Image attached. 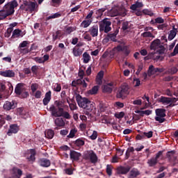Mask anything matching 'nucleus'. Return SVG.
<instances>
[{
    "mask_svg": "<svg viewBox=\"0 0 178 178\" xmlns=\"http://www.w3.org/2000/svg\"><path fill=\"white\" fill-rule=\"evenodd\" d=\"M60 97V100H56L54 102L56 106H51L49 109L54 118H60L62 116L65 119H67V97H66V91L63 90Z\"/></svg>",
    "mask_w": 178,
    "mask_h": 178,
    "instance_id": "obj_1",
    "label": "nucleus"
},
{
    "mask_svg": "<svg viewBox=\"0 0 178 178\" xmlns=\"http://www.w3.org/2000/svg\"><path fill=\"white\" fill-rule=\"evenodd\" d=\"M130 88L127 84H123L120 88H118L116 92V98L118 99H124L127 97V95L130 94Z\"/></svg>",
    "mask_w": 178,
    "mask_h": 178,
    "instance_id": "obj_2",
    "label": "nucleus"
},
{
    "mask_svg": "<svg viewBox=\"0 0 178 178\" xmlns=\"http://www.w3.org/2000/svg\"><path fill=\"white\" fill-rule=\"evenodd\" d=\"M149 49L152 51H156L157 50V54L159 55H163L165 54V51H166V49L163 45L161 44V40L159 39H156L153 40L151 42Z\"/></svg>",
    "mask_w": 178,
    "mask_h": 178,
    "instance_id": "obj_3",
    "label": "nucleus"
},
{
    "mask_svg": "<svg viewBox=\"0 0 178 178\" xmlns=\"http://www.w3.org/2000/svg\"><path fill=\"white\" fill-rule=\"evenodd\" d=\"M15 92L16 95H17L19 98H27L29 95V92L26 91V88H24V83H19L17 84L15 88Z\"/></svg>",
    "mask_w": 178,
    "mask_h": 178,
    "instance_id": "obj_4",
    "label": "nucleus"
},
{
    "mask_svg": "<svg viewBox=\"0 0 178 178\" xmlns=\"http://www.w3.org/2000/svg\"><path fill=\"white\" fill-rule=\"evenodd\" d=\"M111 26H112V22L108 19V18H105L99 23V31H104V33L108 34V33L112 31V27Z\"/></svg>",
    "mask_w": 178,
    "mask_h": 178,
    "instance_id": "obj_5",
    "label": "nucleus"
},
{
    "mask_svg": "<svg viewBox=\"0 0 178 178\" xmlns=\"http://www.w3.org/2000/svg\"><path fill=\"white\" fill-rule=\"evenodd\" d=\"M19 6V3H17V0H13L3 7V10L6 12L8 15L12 16L15 13V8H17Z\"/></svg>",
    "mask_w": 178,
    "mask_h": 178,
    "instance_id": "obj_6",
    "label": "nucleus"
},
{
    "mask_svg": "<svg viewBox=\"0 0 178 178\" xmlns=\"http://www.w3.org/2000/svg\"><path fill=\"white\" fill-rule=\"evenodd\" d=\"M118 34H119L118 29H116L113 32H108L103 39V44H108V42H111V41L113 42H116L118 41V39H116Z\"/></svg>",
    "mask_w": 178,
    "mask_h": 178,
    "instance_id": "obj_7",
    "label": "nucleus"
},
{
    "mask_svg": "<svg viewBox=\"0 0 178 178\" xmlns=\"http://www.w3.org/2000/svg\"><path fill=\"white\" fill-rule=\"evenodd\" d=\"M156 117L154 118L156 122L159 123H163L166 122V110L165 108H156L155 110Z\"/></svg>",
    "mask_w": 178,
    "mask_h": 178,
    "instance_id": "obj_8",
    "label": "nucleus"
},
{
    "mask_svg": "<svg viewBox=\"0 0 178 178\" xmlns=\"http://www.w3.org/2000/svg\"><path fill=\"white\" fill-rule=\"evenodd\" d=\"M83 159L90 161L91 163H97V162H98V156L92 150L85 152L83 154Z\"/></svg>",
    "mask_w": 178,
    "mask_h": 178,
    "instance_id": "obj_9",
    "label": "nucleus"
},
{
    "mask_svg": "<svg viewBox=\"0 0 178 178\" xmlns=\"http://www.w3.org/2000/svg\"><path fill=\"white\" fill-rule=\"evenodd\" d=\"M163 156V150L159 151L156 154L155 157H152L150 159L147 160V164L150 168H153V166H156L158 163V159L159 158H162Z\"/></svg>",
    "mask_w": 178,
    "mask_h": 178,
    "instance_id": "obj_10",
    "label": "nucleus"
},
{
    "mask_svg": "<svg viewBox=\"0 0 178 178\" xmlns=\"http://www.w3.org/2000/svg\"><path fill=\"white\" fill-rule=\"evenodd\" d=\"M24 6H26L25 9V12H30L33 13V12H37L38 10L37 9V3L33 1H24Z\"/></svg>",
    "mask_w": 178,
    "mask_h": 178,
    "instance_id": "obj_11",
    "label": "nucleus"
},
{
    "mask_svg": "<svg viewBox=\"0 0 178 178\" xmlns=\"http://www.w3.org/2000/svg\"><path fill=\"white\" fill-rule=\"evenodd\" d=\"M76 102L80 108H86V105L91 101L87 97H82L80 95L76 96Z\"/></svg>",
    "mask_w": 178,
    "mask_h": 178,
    "instance_id": "obj_12",
    "label": "nucleus"
},
{
    "mask_svg": "<svg viewBox=\"0 0 178 178\" xmlns=\"http://www.w3.org/2000/svg\"><path fill=\"white\" fill-rule=\"evenodd\" d=\"M17 107V102L16 100L6 101L3 108L4 111H12V109H15Z\"/></svg>",
    "mask_w": 178,
    "mask_h": 178,
    "instance_id": "obj_13",
    "label": "nucleus"
},
{
    "mask_svg": "<svg viewBox=\"0 0 178 178\" xmlns=\"http://www.w3.org/2000/svg\"><path fill=\"white\" fill-rule=\"evenodd\" d=\"M131 167L130 165H120L117 168V173L118 175H127L129 172H130Z\"/></svg>",
    "mask_w": 178,
    "mask_h": 178,
    "instance_id": "obj_14",
    "label": "nucleus"
},
{
    "mask_svg": "<svg viewBox=\"0 0 178 178\" xmlns=\"http://www.w3.org/2000/svg\"><path fill=\"white\" fill-rule=\"evenodd\" d=\"M108 15L111 16V17H115V16L122 15V11H120V8L119 7H114L108 10Z\"/></svg>",
    "mask_w": 178,
    "mask_h": 178,
    "instance_id": "obj_15",
    "label": "nucleus"
},
{
    "mask_svg": "<svg viewBox=\"0 0 178 178\" xmlns=\"http://www.w3.org/2000/svg\"><path fill=\"white\" fill-rule=\"evenodd\" d=\"M113 88H115V84L113 82H110L103 86V92L111 94L113 91Z\"/></svg>",
    "mask_w": 178,
    "mask_h": 178,
    "instance_id": "obj_16",
    "label": "nucleus"
},
{
    "mask_svg": "<svg viewBox=\"0 0 178 178\" xmlns=\"http://www.w3.org/2000/svg\"><path fill=\"white\" fill-rule=\"evenodd\" d=\"M72 84L74 87H76V86H79L81 90H86V88H87V83H86V80L78 79L76 81H73Z\"/></svg>",
    "mask_w": 178,
    "mask_h": 178,
    "instance_id": "obj_17",
    "label": "nucleus"
},
{
    "mask_svg": "<svg viewBox=\"0 0 178 178\" xmlns=\"http://www.w3.org/2000/svg\"><path fill=\"white\" fill-rule=\"evenodd\" d=\"M24 35H26V32L22 31L19 29H17L13 31V35L11 36V38H20Z\"/></svg>",
    "mask_w": 178,
    "mask_h": 178,
    "instance_id": "obj_18",
    "label": "nucleus"
},
{
    "mask_svg": "<svg viewBox=\"0 0 178 178\" xmlns=\"http://www.w3.org/2000/svg\"><path fill=\"white\" fill-rule=\"evenodd\" d=\"M19 130V127L17 124H13L10 125V128L7 132L8 136H12V134H16Z\"/></svg>",
    "mask_w": 178,
    "mask_h": 178,
    "instance_id": "obj_19",
    "label": "nucleus"
},
{
    "mask_svg": "<svg viewBox=\"0 0 178 178\" xmlns=\"http://www.w3.org/2000/svg\"><path fill=\"white\" fill-rule=\"evenodd\" d=\"M70 156L72 162H74V161H79L80 156H81V154L74 150H70Z\"/></svg>",
    "mask_w": 178,
    "mask_h": 178,
    "instance_id": "obj_20",
    "label": "nucleus"
},
{
    "mask_svg": "<svg viewBox=\"0 0 178 178\" xmlns=\"http://www.w3.org/2000/svg\"><path fill=\"white\" fill-rule=\"evenodd\" d=\"M148 30H152V27H146L145 29V31L143 33H141V36L144 37L145 38H155V36L154 35V34H152V33L148 31Z\"/></svg>",
    "mask_w": 178,
    "mask_h": 178,
    "instance_id": "obj_21",
    "label": "nucleus"
},
{
    "mask_svg": "<svg viewBox=\"0 0 178 178\" xmlns=\"http://www.w3.org/2000/svg\"><path fill=\"white\" fill-rule=\"evenodd\" d=\"M15 72L10 70L0 72V76H2L3 77L12 78V77H15Z\"/></svg>",
    "mask_w": 178,
    "mask_h": 178,
    "instance_id": "obj_22",
    "label": "nucleus"
},
{
    "mask_svg": "<svg viewBox=\"0 0 178 178\" xmlns=\"http://www.w3.org/2000/svg\"><path fill=\"white\" fill-rule=\"evenodd\" d=\"M51 94L52 92H51V90L45 93L44 98L42 100L43 105H44V106H47V105H48V104L51 102Z\"/></svg>",
    "mask_w": 178,
    "mask_h": 178,
    "instance_id": "obj_23",
    "label": "nucleus"
},
{
    "mask_svg": "<svg viewBox=\"0 0 178 178\" xmlns=\"http://www.w3.org/2000/svg\"><path fill=\"white\" fill-rule=\"evenodd\" d=\"M39 163L42 168H49V166H51V161L48 159H40Z\"/></svg>",
    "mask_w": 178,
    "mask_h": 178,
    "instance_id": "obj_24",
    "label": "nucleus"
},
{
    "mask_svg": "<svg viewBox=\"0 0 178 178\" xmlns=\"http://www.w3.org/2000/svg\"><path fill=\"white\" fill-rule=\"evenodd\" d=\"M35 149H31L29 152V156H26L29 162H34L35 161Z\"/></svg>",
    "mask_w": 178,
    "mask_h": 178,
    "instance_id": "obj_25",
    "label": "nucleus"
},
{
    "mask_svg": "<svg viewBox=\"0 0 178 178\" xmlns=\"http://www.w3.org/2000/svg\"><path fill=\"white\" fill-rule=\"evenodd\" d=\"M13 173L15 175L13 178H21L23 175V171L17 167H14L13 168Z\"/></svg>",
    "mask_w": 178,
    "mask_h": 178,
    "instance_id": "obj_26",
    "label": "nucleus"
},
{
    "mask_svg": "<svg viewBox=\"0 0 178 178\" xmlns=\"http://www.w3.org/2000/svg\"><path fill=\"white\" fill-rule=\"evenodd\" d=\"M140 173L137 168H133L131 170H129L128 175L129 178H136L137 176H140Z\"/></svg>",
    "mask_w": 178,
    "mask_h": 178,
    "instance_id": "obj_27",
    "label": "nucleus"
},
{
    "mask_svg": "<svg viewBox=\"0 0 178 178\" xmlns=\"http://www.w3.org/2000/svg\"><path fill=\"white\" fill-rule=\"evenodd\" d=\"M89 33L92 37H98V25H93L89 29Z\"/></svg>",
    "mask_w": 178,
    "mask_h": 178,
    "instance_id": "obj_28",
    "label": "nucleus"
},
{
    "mask_svg": "<svg viewBox=\"0 0 178 178\" xmlns=\"http://www.w3.org/2000/svg\"><path fill=\"white\" fill-rule=\"evenodd\" d=\"M159 102L163 104V105H169L170 104V97H166L165 96H161L159 99Z\"/></svg>",
    "mask_w": 178,
    "mask_h": 178,
    "instance_id": "obj_29",
    "label": "nucleus"
},
{
    "mask_svg": "<svg viewBox=\"0 0 178 178\" xmlns=\"http://www.w3.org/2000/svg\"><path fill=\"white\" fill-rule=\"evenodd\" d=\"M54 123L58 127H63L65 126V120L63 118H58L55 120Z\"/></svg>",
    "mask_w": 178,
    "mask_h": 178,
    "instance_id": "obj_30",
    "label": "nucleus"
},
{
    "mask_svg": "<svg viewBox=\"0 0 178 178\" xmlns=\"http://www.w3.org/2000/svg\"><path fill=\"white\" fill-rule=\"evenodd\" d=\"M177 34V29H175V26H173V29L170 31V34L168 35V40L169 41H172L175 37H176V35Z\"/></svg>",
    "mask_w": 178,
    "mask_h": 178,
    "instance_id": "obj_31",
    "label": "nucleus"
},
{
    "mask_svg": "<svg viewBox=\"0 0 178 178\" xmlns=\"http://www.w3.org/2000/svg\"><path fill=\"white\" fill-rule=\"evenodd\" d=\"M92 23V19H84L81 23V27H83V29H87V27H90V25Z\"/></svg>",
    "mask_w": 178,
    "mask_h": 178,
    "instance_id": "obj_32",
    "label": "nucleus"
},
{
    "mask_svg": "<svg viewBox=\"0 0 178 178\" xmlns=\"http://www.w3.org/2000/svg\"><path fill=\"white\" fill-rule=\"evenodd\" d=\"M44 136L47 138L49 140L54 138V136H55V132L52 129H49L45 132Z\"/></svg>",
    "mask_w": 178,
    "mask_h": 178,
    "instance_id": "obj_33",
    "label": "nucleus"
},
{
    "mask_svg": "<svg viewBox=\"0 0 178 178\" xmlns=\"http://www.w3.org/2000/svg\"><path fill=\"white\" fill-rule=\"evenodd\" d=\"M83 109H85V111H88L89 112H92L95 108L94 107L92 102H90L86 106H85Z\"/></svg>",
    "mask_w": 178,
    "mask_h": 178,
    "instance_id": "obj_34",
    "label": "nucleus"
},
{
    "mask_svg": "<svg viewBox=\"0 0 178 178\" xmlns=\"http://www.w3.org/2000/svg\"><path fill=\"white\" fill-rule=\"evenodd\" d=\"M143 6H144L143 3L137 1L131 6L130 9H131V10H137V8H143Z\"/></svg>",
    "mask_w": 178,
    "mask_h": 178,
    "instance_id": "obj_35",
    "label": "nucleus"
},
{
    "mask_svg": "<svg viewBox=\"0 0 178 178\" xmlns=\"http://www.w3.org/2000/svg\"><path fill=\"white\" fill-rule=\"evenodd\" d=\"M8 16H10L8 13H7L3 8L0 10V20H5L8 17Z\"/></svg>",
    "mask_w": 178,
    "mask_h": 178,
    "instance_id": "obj_36",
    "label": "nucleus"
},
{
    "mask_svg": "<svg viewBox=\"0 0 178 178\" xmlns=\"http://www.w3.org/2000/svg\"><path fill=\"white\" fill-rule=\"evenodd\" d=\"M176 154V150H171L166 153V157L168 159V162H172V156Z\"/></svg>",
    "mask_w": 178,
    "mask_h": 178,
    "instance_id": "obj_37",
    "label": "nucleus"
},
{
    "mask_svg": "<svg viewBox=\"0 0 178 178\" xmlns=\"http://www.w3.org/2000/svg\"><path fill=\"white\" fill-rule=\"evenodd\" d=\"M61 2V0H51L50 1V5L51 6H54V8H58V6H60Z\"/></svg>",
    "mask_w": 178,
    "mask_h": 178,
    "instance_id": "obj_38",
    "label": "nucleus"
},
{
    "mask_svg": "<svg viewBox=\"0 0 178 178\" xmlns=\"http://www.w3.org/2000/svg\"><path fill=\"white\" fill-rule=\"evenodd\" d=\"M83 63H88L90 62V60L91 59V56L88 53L85 52L83 54Z\"/></svg>",
    "mask_w": 178,
    "mask_h": 178,
    "instance_id": "obj_39",
    "label": "nucleus"
},
{
    "mask_svg": "<svg viewBox=\"0 0 178 178\" xmlns=\"http://www.w3.org/2000/svg\"><path fill=\"white\" fill-rule=\"evenodd\" d=\"M76 134H77V129L76 128L72 129L70 131L69 135L67 136V138H74V137L76 136Z\"/></svg>",
    "mask_w": 178,
    "mask_h": 178,
    "instance_id": "obj_40",
    "label": "nucleus"
},
{
    "mask_svg": "<svg viewBox=\"0 0 178 178\" xmlns=\"http://www.w3.org/2000/svg\"><path fill=\"white\" fill-rule=\"evenodd\" d=\"M74 144L76 145V147H82V145H84L85 142L81 138H78L74 142Z\"/></svg>",
    "mask_w": 178,
    "mask_h": 178,
    "instance_id": "obj_41",
    "label": "nucleus"
},
{
    "mask_svg": "<svg viewBox=\"0 0 178 178\" xmlns=\"http://www.w3.org/2000/svg\"><path fill=\"white\" fill-rule=\"evenodd\" d=\"M73 54L75 56H80L83 54V51L80 49H77V47H74L73 49Z\"/></svg>",
    "mask_w": 178,
    "mask_h": 178,
    "instance_id": "obj_42",
    "label": "nucleus"
},
{
    "mask_svg": "<svg viewBox=\"0 0 178 178\" xmlns=\"http://www.w3.org/2000/svg\"><path fill=\"white\" fill-rule=\"evenodd\" d=\"M99 88V87L98 86H95L89 90V93L91 94V95H95V94L98 92Z\"/></svg>",
    "mask_w": 178,
    "mask_h": 178,
    "instance_id": "obj_43",
    "label": "nucleus"
},
{
    "mask_svg": "<svg viewBox=\"0 0 178 178\" xmlns=\"http://www.w3.org/2000/svg\"><path fill=\"white\" fill-rule=\"evenodd\" d=\"M32 49H33V47H31L30 49H29V47H25L24 49H19V51H20L21 54L26 55V54H29V52H31Z\"/></svg>",
    "mask_w": 178,
    "mask_h": 178,
    "instance_id": "obj_44",
    "label": "nucleus"
},
{
    "mask_svg": "<svg viewBox=\"0 0 178 178\" xmlns=\"http://www.w3.org/2000/svg\"><path fill=\"white\" fill-rule=\"evenodd\" d=\"M57 17H60V13H56L52 15H50L46 18V20H51V19H57Z\"/></svg>",
    "mask_w": 178,
    "mask_h": 178,
    "instance_id": "obj_45",
    "label": "nucleus"
},
{
    "mask_svg": "<svg viewBox=\"0 0 178 178\" xmlns=\"http://www.w3.org/2000/svg\"><path fill=\"white\" fill-rule=\"evenodd\" d=\"M38 87H39L38 83H32L31 85V90L33 94H34V92H35V91H37V90H38Z\"/></svg>",
    "mask_w": 178,
    "mask_h": 178,
    "instance_id": "obj_46",
    "label": "nucleus"
},
{
    "mask_svg": "<svg viewBox=\"0 0 178 178\" xmlns=\"http://www.w3.org/2000/svg\"><path fill=\"white\" fill-rule=\"evenodd\" d=\"M122 30L123 31H126V30H129V22H123L122 24Z\"/></svg>",
    "mask_w": 178,
    "mask_h": 178,
    "instance_id": "obj_47",
    "label": "nucleus"
},
{
    "mask_svg": "<svg viewBox=\"0 0 178 178\" xmlns=\"http://www.w3.org/2000/svg\"><path fill=\"white\" fill-rule=\"evenodd\" d=\"M27 45H29V41L25 40L19 44V48H20V49H23V48H27Z\"/></svg>",
    "mask_w": 178,
    "mask_h": 178,
    "instance_id": "obj_48",
    "label": "nucleus"
},
{
    "mask_svg": "<svg viewBox=\"0 0 178 178\" xmlns=\"http://www.w3.org/2000/svg\"><path fill=\"white\" fill-rule=\"evenodd\" d=\"M154 70L155 67H154V65H150L147 71L148 75L152 76V74H154Z\"/></svg>",
    "mask_w": 178,
    "mask_h": 178,
    "instance_id": "obj_49",
    "label": "nucleus"
},
{
    "mask_svg": "<svg viewBox=\"0 0 178 178\" xmlns=\"http://www.w3.org/2000/svg\"><path fill=\"white\" fill-rule=\"evenodd\" d=\"M144 137L147 138H152V136H154V132L150 131L149 132H143Z\"/></svg>",
    "mask_w": 178,
    "mask_h": 178,
    "instance_id": "obj_50",
    "label": "nucleus"
},
{
    "mask_svg": "<svg viewBox=\"0 0 178 178\" xmlns=\"http://www.w3.org/2000/svg\"><path fill=\"white\" fill-rule=\"evenodd\" d=\"M106 172L108 176H112V166H111V165H106Z\"/></svg>",
    "mask_w": 178,
    "mask_h": 178,
    "instance_id": "obj_51",
    "label": "nucleus"
},
{
    "mask_svg": "<svg viewBox=\"0 0 178 178\" xmlns=\"http://www.w3.org/2000/svg\"><path fill=\"white\" fill-rule=\"evenodd\" d=\"M115 117L117 119H122V118H124V112L121 111L120 113H117L115 114Z\"/></svg>",
    "mask_w": 178,
    "mask_h": 178,
    "instance_id": "obj_52",
    "label": "nucleus"
},
{
    "mask_svg": "<svg viewBox=\"0 0 178 178\" xmlns=\"http://www.w3.org/2000/svg\"><path fill=\"white\" fill-rule=\"evenodd\" d=\"M178 69L176 67H172L168 70L169 73L170 74H176L177 73Z\"/></svg>",
    "mask_w": 178,
    "mask_h": 178,
    "instance_id": "obj_53",
    "label": "nucleus"
},
{
    "mask_svg": "<svg viewBox=\"0 0 178 178\" xmlns=\"http://www.w3.org/2000/svg\"><path fill=\"white\" fill-rule=\"evenodd\" d=\"M41 95H42V92H41V90H37L35 92L34 97L37 99H40V98H41Z\"/></svg>",
    "mask_w": 178,
    "mask_h": 178,
    "instance_id": "obj_54",
    "label": "nucleus"
},
{
    "mask_svg": "<svg viewBox=\"0 0 178 178\" xmlns=\"http://www.w3.org/2000/svg\"><path fill=\"white\" fill-rule=\"evenodd\" d=\"M97 137H98V132L93 131L92 135L90 136V140H97Z\"/></svg>",
    "mask_w": 178,
    "mask_h": 178,
    "instance_id": "obj_55",
    "label": "nucleus"
},
{
    "mask_svg": "<svg viewBox=\"0 0 178 178\" xmlns=\"http://www.w3.org/2000/svg\"><path fill=\"white\" fill-rule=\"evenodd\" d=\"M33 59L37 63H44L42 57H35Z\"/></svg>",
    "mask_w": 178,
    "mask_h": 178,
    "instance_id": "obj_56",
    "label": "nucleus"
},
{
    "mask_svg": "<svg viewBox=\"0 0 178 178\" xmlns=\"http://www.w3.org/2000/svg\"><path fill=\"white\" fill-rule=\"evenodd\" d=\"M38 66L33 65L31 67V72L33 73V74H37L38 73Z\"/></svg>",
    "mask_w": 178,
    "mask_h": 178,
    "instance_id": "obj_57",
    "label": "nucleus"
},
{
    "mask_svg": "<svg viewBox=\"0 0 178 178\" xmlns=\"http://www.w3.org/2000/svg\"><path fill=\"white\" fill-rule=\"evenodd\" d=\"M59 34H60V31H57L56 33V35L55 34L53 35V40L54 41H56V40H58V39L60 40V36H58Z\"/></svg>",
    "mask_w": 178,
    "mask_h": 178,
    "instance_id": "obj_58",
    "label": "nucleus"
},
{
    "mask_svg": "<svg viewBox=\"0 0 178 178\" xmlns=\"http://www.w3.org/2000/svg\"><path fill=\"white\" fill-rule=\"evenodd\" d=\"M59 34H60V31H57L56 33V35L55 34L53 35V40L54 41H56V40H58V39L60 40V36H58Z\"/></svg>",
    "mask_w": 178,
    "mask_h": 178,
    "instance_id": "obj_59",
    "label": "nucleus"
},
{
    "mask_svg": "<svg viewBox=\"0 0 178 178\" xmlns=\"http://www.w3.org/2000/svg\"><path fill=\"white\" fill-rule=\"evenodd\" d=\"M100 112H105L106 111V106L105 104L100 103L99 105Z\"/></svg>",
    "mask_w": 178,
    "mask_h": 178,
    "instance_id": "obj_60",
    "label": "nucleus"
},
{
    "mask_svg": "<svg viewBox=\"0 0 178 178\" xmlns=\"http://www.w3.org/2000/svg\"><path fill=\"white\" fill-rule=\"evenodd\" d=\"M68 104H69L70 109L71 111H74L75 109H76L77 105L76 104L75 102H73V103H68Z\"/></svg>",
    "mask_w": 178,
    "mask_h": 178,
    "instance_id": "obj_61",
    "label": "nucleus"
},
{
    "mask_svg": "<svg viewBox=\"0 0 178 178\" xmlns=\"http://www.w3.org/2000/svg\"><path fill=\"white\" fill-rule=\"evenodd\" d=\"M177 54H178V43L174 48L173 52L171 53V56H176V55H177Z\"/></svg>",
    "mask_w": 178,
    "mask_h": 178,
    "instance_id": "obj_62",
    "label": "nucleus"
},
{
    "mask_svg": "<svg viewBox=\"0 0 178 178\" xmlns=\"http://www.w3.org/2000/svg\"><path fill=\"white\" fill-rule=\"evenodd\" d=\"M124 47L122 45H118L116 47L114 48L115 51H118V52H122V51H124Z\"/></svg>",
    "mask_w": 178,
    "mask_h": 178,
    "instance_id": "obj_63",
    "label": "nucleus"
},
{
    "mask_svg": "<svg viewBox=\"0 0 178 178\" xmlns=\"http://www.w3.org/2000/svg\"><path fill=\"white\" fill-rule=\"evenodd\" d=\"M154 20H155V23H158L159 24L162 23H165V20L162 17H157Z\"/></svg>",
    "mask_w": 178,
    "mask_h": 178,
    "instance_id": "obj_64",
    "label": "nucleus"
}]
</instances>
